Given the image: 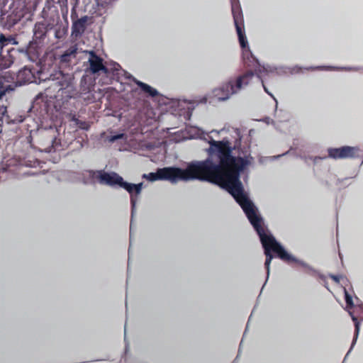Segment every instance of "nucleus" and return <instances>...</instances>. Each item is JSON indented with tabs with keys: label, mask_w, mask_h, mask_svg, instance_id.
<instances>
[{
	"label": "nucleus",
	"mask_w": 363,
	"mask_h": 363,
	"mask_svg": "<svg viewBox=\"0 0 363 363\" xmlns=\"http://www.w3.org/2000/svg\"><path fill=\"white\" fill-rule=\"evenodd\" d=\"M211 133L218 135L229 133L230 136L216 140L205 133L203 139L209 145L206 149L208 157L206 160L189 162L185 168H160L156 172L143 174V178L150 182L165 180L172 184L179 181L208 182L227 189L237 201L245 192L240 181V173L252 164L253 157L250 155L242 157L240 153L234 155V151L239 150L240 146V132L238 128H223L220 130H213Z\"/></svg>",
	"instance_id": "f257e3e1"
},
{
	"label": "nucleus",
	"mask_w": 363,
	"mask_h": 363,
	"mask_svg": "<svg viewBox=\"0 0 363 363\" xmlns=\"http://www.w3.org/2000/svg\"><path fill=\"white\" fill-rule=\"evenodd\" d=\"M237 203L240 206L249 220L251 225L257 232L259 237L262 247L264 250V255H266V260L264 262V267L267 271V278L265 283L263 286H265L270 273V264L273 259L272 252H275L278 257L281 260L290 262H296L303 267L308 270H312V267H310L306 262L297 259L295 257L290 255L285 250L283 246L279 243L273 235L269 232L265 228L264 220L260 216L257 208L255 206L253 202L250 199L247 194L245 192L237 201Z\"/></svg>",
	"instance_id": "f03ea898"
},
{
	"label": "nucleus",
	"mask_w": 363,
	"mask_h": 363,
	"mask_svg": "<svg viewBox=\"0 0 363 363\" xmlns=\"http://www.w3.org/2000/svg\"><path fill=\"white\" fill-rule=\"evenodd\" d=\"M230 1L234 23L236 28L239 43L242 48L243 61L247 66L254 68L255 74L261 81L265 92L272 96L264 85L265 77L275 72L277 69L270 65H261L257 59L253 55L248 46V41L245 35L243 16L239 0Z\"/></svg>",
	"instance_id": "7ed1b4c3"
},
{
	"label": "nucleus",
	"mask_w": 363,
	"mask_h": 363,
	"mask_svg": "<svg viewBox=\"0 0 363 363\" xmlns=\"http://www.w3.org/2000/svg\"><path fill=\"white\" fill-rule=\"evenodd\" d=\"M50 108V101L48 99V96L40 94L34 99L30 109V112L34 113L41 123L40 127L38 128V130L42 137L45 138L44 144L48 145V147L45 150L49 152L55 151L61 145L60 140L58 138V128L52 125H50L48 127L43 125V121L47 120L49 117Z\"/></svg>",
	"instance_id": "20e7f679"
},
{
	"label": "nucleus",
	"mask_w": 363,
	"mask_h": 363,
	"mask_svg": "<svg viewBox=\"0 0 363 363\" xmlns=\"http://www.w3.org/2000/svg\"><path fill=\"white\" fill-rule=\"evenodd\" d=\"M74 77L70 74H65L61 71H55L49 75V86L47 91L52 93L62 91L68 98L80 97L87 102L94 101V94L91 92V86L82 82L79 92H77L74 82Z\"/></svg>",
	"instance_id": "39448f33"
},
{
	"label": "nucleus",
	"mask_w": 363,
	"mask_h": 363,
	"mask_svg": "<svg viewBox=\"0 0 363 363\" xmlns=\"http://www.w3.org/2000/svg\"><path fill=\"white\" fill-rule=\"evenodd\" d=\"M255 76L252 71H247L242 74L230 77L218 88L215 89L213 94L219 101H226L233 95L239 94L242 89L250 84Z\"/></svg>",
	"instance_id": "423d86ee"
},
{
	"label": "nucleus",
	"mask_w": 363,
	"mask_h": 363,
	"mask_svg": "<svg viewBox=\"0 0 363 363\" xmlns=\"http://www.w3.org/2000/svg\"><path fill=\"white\" fill-rule=\"evenodd\" d=\"M113 66L114 72H116V74L118 77V82H121V84L126 83V82L124 80H132L140 87L141 91L146 96L155 97L159 94V92L157 89L145 83L136 79L130 74L121 69L120 65L115 64Z\"/></svg>",
	"instance_id": "0eeeda50"
},
{
	"label": "nucleus",
	"mask_w": 363,
	"mask_h": 363,
	"mask_svg": "<svg viewBox=\"0 0 363 363\" xmlns=\"http://www.w3.org/2000/svg\"><path fill=\"white\" fill-rule=\"evenodd\" d=\"M86 172L90 178L96 179L99 184L110 186H118L120 187L123 179L121 176L114 172L88 170Z\"/></svg>",
	"instance_id": "6e6552de"
},
{
	"label": "nucleus",
	"mask_w": 363,
	"mask_h": 363,
	"mask_svg": "<svg viewBox=\"0 0 363 363\" xmlns=\"http://www.w3.org/2000/svg\"><path fill=\"white\" fill-rule=\"evenodd\" d=\"M48 78L49 77H47L45 73L38 72L36 75L30 68L24 67L17 73L16 83L19 85H23L26 83H40L41 82H45L49 86Z\"/></svg>",
	"instance_id": "1a4fd4ad"
},
{
	"label": "nucleus",
	"mask_w": 363,
	"mask_h": 363,
	"mask_svg": "<svg viewBox=\"0 0 363 363\" xmlns=\"http://www.w3.org/2000/svg\"><path fill=\"white\" fill-rule=\"evenodd\" d=\"M89 53V59L88 62L89 63V69L90 71L95 74L100 71H102L105 74H112L113 77L116 79L117 81H118V77L116 74V72H114L113 69V65L116 64L114 62L111 65V67H106L103 64V60L97 56L94 51H89L87 52Z\"/></svg>",
	"instance_id": "9d476101"
},
{
	"label": "nucleus",
	"mask_w": 363,
	"mask_h": 363,
	"mask_svg": "<svg viewBox=\"0 0 363 363\" xmlns=\"http://www.w3.org/2000/svg\"><path fill=\"white\" fill-rule=\"evenodd\" d=\"M30 40L28 44L18 49V52L23 54L28 60L37 62L40 60L43 52V42Z\"/></svg>",
	"instance_id": "9b49d317"
},
{
	"label": "nucleus",
	"mask_w": 363,
	"mask_h": 363,
	"mask_svg": "<svg viewBox=\"0 0 363 363\" xmlns=\"http://www.w3.org/2000/svg\"><path fill=\"white\" fill-rule=\"evenodd\" d=\"M328 152L329 157L337 160L358 157L361 150L358 146H342L339 148H329Z\"/></svg>",
	"instance_id": "f8f14e48"
},
{
	"label": "nucleus",
	"mask_w": 363,
	"mask_h": 363,
	"mask_svg": "<svg viewBox=\"0 0 363 363\" xmlns=\"http://www.w3.org/2000/svg\"><path fill=\"white\" fill-rule=\"evenodd\" d=\"M164 104L172 114L179 116L186 113V110L189 109V105L187 101L178 99H167Z\"/></svg>",
	"instance_id": "ddd939ff"
},
{
	"label": "nucleus",
	"mask_w": 363,
	"mask_h": 363,
	"mask_svg": "<svg viewBox=\"0 0 363 363\" xmlns=\"http://www.w3.org/2000/svg\"><path fill=\"white\" fill-rule=\"evenodd\" d=\"M135 186V184L128 183L127 182H125L123 179L120 186L121 188H123L125 190H126L130 194L132 217L133 216L135 210L136 203L138 201V196H139L136 195V187Z\"/></svg>",
	"instance_id": "4468645a"
},
{
	"label": "nucleus",
	"mask_w": 363,
	"mask_h": 363,
	"mask_svg": "<svg viewBox=\"0 0 363 363\" xmlns=\"http://www.w3.org/2000/svg\"><path fill=\"white\" fill-rule=\"evenodd\" d=\"M330 277L335 281L336 283H340L343 286V290L345 294V301L347 303V308H351L354 306V303L352 300V296L349 294L346 289V286L347 285L348 280L347 279L342 275H330Z\"/></svg>",
	"instance_id": "2eb2a0df"
},
{
	"label": "nucleus",
	"mask_w": 363,
	"mask_h": 363,
	"mask_svg": "<svg viewBox=\"0 0 363 363\" xmlns=\"http://www.w3.org/2000/svg\"><path fill=\"white\" fill-rule=\"evenodd\" d=\"M87 20L88 17L85 16L74 21L72 26V35L75 37L81 35L86 29Z\"/></svg>",
	"instance_id": "dca6fc26"
},
{
	"label": "nucleus",
	"mask_w": 363,
	"mask_h": 363,
	"mask_svg": "<svg viewBox=\"0 0 363 363\" xmlns=\"http://www.w3.org/2000/svg\"><path fill=\"white\" fill-rule=\"evenodd\" d=\"M77 45H72L67 49L62 55H60V62L61 64L67 66L72 59H74L77 54Z\"/></svg>",
	"instance_id": "f3484780"
},
{
	"label": "nucleus",
	"mask_w": 363,
	"mask_h": 363,
	"mask_svg": "<svg viewBox=\"0 0 363 363\" xmlns=\"http://www.w3.org/2000/svg\"><path fill=\"white\" fill-rule=\"evenodd\" d=\"M46 34V29L43 23H35L33 28V40H37L38 42H43Z\"/></svg>",
	"instance_id": "a211bd4d"
},
{
	"label": "nucleus",
	"mask_w": 363,
	"mask_h": 363,
	"mask_svg": "<svg viewBox=\"0 0 363 363\" xmlns=\"http://www.w3.org/2000/svg\"><path fill=\"white\" fill-rule=\"evenodd\" d=\"M349 313L352 318V321L354 322V337H353V340H352V344H351V347H350V349L349 350L348 352L347 353L346 356H345V358L347 357V356L348 355V354L350 352V351L352 350V348L354 347V345L356 344V342L357 340V338H358V335H359V330H360V323L358 321L357 317H355L353 313L349 311Z\"/></svg>",
	"instance_id": "6ab92c4d"
},
{
	"label": "nucleus",
	"mask_w": 363,
	"mask_h": 363,
	"mask_svg": "<svg viewBox=\"0 0 363 363\" xmlns=\"http://www.w3.org/2000/svg\"><path fill=\"white\" fill-rule=\"evenodd\" d=\"M6 94V91H0V122L3 123L5 120L7 123H9V116H6V106L3 103V98Z\"/></svg>",
	"instance_id": "aec40b11"
},
{
	"label": "nucleus",
	"mask_w": 363,
	"mask_h": 363,
	"mask_svg": "<svg viewBox=\"0 0 363 363\" xmlns=\"http://www.w3.org/2000/svg\"><path fill=\"white\" fill-rule=\"evenodd\" d=\"M317 69H325V70H346V71H357V67H318Z\"/></svg>",
	"instance_id": "412c9836"
},
{
	"label": "nucleus",
	"mask_w": 363,
	"mask_h": 363,
	"mask_svg": "<svg viewBox=\"0 0 363 363\" xmlns=\"http://www.w3.org/2000/svg\"><path fill=\"white\" fill-rule=\"evenodd\" d=\"M72 121L74 122L82 129L87 130L89 128V124L86 121L79 120L75 116H72Z\"/></svg>",
	"instance_id": "4be33fe9"
},
{
	"label": "nucleus",
	"mask_w": 363,
	"mask_h": 363,
	"mask_svg": "<svg viewBox=\"0 0 363 363\" xmlns=\"http://www.w3.org/2000/svg\"><path fill=\"white\" fill-rule=\"evenodd\" d=\"M67 32V29L66 28H59L55 30V36L57 39H62L66 35Z\"/></svg>",
	"instance_id": "5701e85b"
},
{
	"label": "nucleus",
	"mask_w": 363,
	"mask_h": 363,
	"mask_svg": "<svg viewBox=\"0 0 363 363\" xmlns=\"http://www.w3.org/2000/svg\"><path fill=\"white\" fill-rule=\"evenodd\" d=\"M118 0H96L97 4L103 8H107L111 6Z\"/></svg>",
	"instance_id": "b1692460"
},
{
	"label": "nucleus",
	"mask_w": 363,
	"mask_h": 363,
	"mask_svg": "<svg viewBox=\"0 0 363 363\" xmlns=\"http://www.w3.org/2000/svg\"><path fill=\"white\" fill-rule=\"evenodd\" d=\"M287 152L286 153H284L282 155H277V156H272V157H260L259 158V162L262 164H264L267 161H273L276 159H278L280 157H281L282 155H286Z\"/></svg>",
	"instance_id": "393cba45"
},
{
	"label": "nucleus",
	"mask_w": 363,
	"mask_h": 363,
	"mask_svg": "<svg viewBox=\"0 0 363 363\" xmlns=\"http://www.w3.org/2000/svg\"><path fill=\"white\" fill-rule=\"evenodd\" d=\"M124 137V134L123 133H119V134H116V135H111V137L108 138V141L110 143H114L115 141L119 140V139H121Z\"/></svg>",
	"instance_id": "a878e982"
},
{
	"label": "nucleus",
	"mask_w": 363,
	"mask_h": 363,
	"mask_svg": "<svg viewBox=\"0 0 363 363\" xmlns=\"http://www.w3.org/2000/svg\"><path fill=\"white\" fill-rule=\"evenodd\" d=\"M135 187H136V195H140L141 194V191H142V189L143 187V182L138 183V184H135Z\"/></svg>",
	"instance_id": "bb28decb"
},
{
	"label": "nucleus",
	"mask_w": 363,
	"mask_h": 363,
	"mask_svg": "<svg viewBox=\"0 0 363 363\" xmlns=\"http://www.w3.org/2000/svg\"><path fill=\"white\" fill-rule=\"evenodd\" d=\"M300 69H301V67H299L298 66H295L293 68H291V70L290 72L291 73H296V72H298Z\"/></svg>",
	"instance_id": "cd10ccee"
},
{
	"label": "nucleus",
	"mask_w": 363,
	"mask_h": 363,
	"mask_svg": "<svg viewBox=\"0 0 363 363\" xmlns=\"http://www.w3.org/2000/svg\"><path fill=\"white\" fill-rule=\"evenodd\" d=\"M60 2L62 3V6H67V0H60Z\"/></svg>",
	"instance_id": "c85d7f7f"
},
{
	"label": "nucleus",
	"mask_w": 363,
	"mask_h": 363,
	"mask_svg": "<svg viewBox=\"0 0 363 363\" xmlns=\"http://www.w3.org/2000/svg\"><path fill=\"white\" fill-rule=\"evenodd\" d=\"M23 121V118L21 116H20V118H19V119H18V120H17V119L12 120V121H13V123H14V122H16V121H18V122H22Z\"/></svg>",
	"instance_id": "c756f323"
},
{
	"label": "nucleus",
	"mask_w": 363,
	"mask_h": 363,
	"mask_svg": "<svg viewBox=\"0 0 363 363\" xmlns=\"http://www.w3.org/2000/svg\"><path fill=\"white\" fill-rule=\"evenodd\" d=\"M322 158L321 157H315L314 158V162H316L318 160H321Z\"/></svg>",
	"instance_id": "7c9ffc66"
},
{
	"label": "nucleus",
	"mask_w": 363,
	"mask_h": 363,
	"mask_svg": "<svg viewBox=\"0 0 363 363\" xmlns=\"http://www.w3.org/2000/svg\"><path fill=\"white\" fill-rule=\"evenodd\" d=\"M358 306H359L360 308L363 309V304H362V303H361V304L358 305Z\"/></svg>",
	"instance_id": "2f4dec72"
},
{
	"label": "nucleus",
	"mask_w": 363,
	"mask_h": 363,
	"mask_svg": "<svg viewBox=\"0 0 363 363\" xmlns=\"http://www.w3.org/2000/svg\"><path fill=\"white\" fill-rule=\"evenodd\" d=\"M2 131L1 123H0V133Z\"/></svg>",
	"instance_id": "473e14b6"
},
{
	"label": "nucleus",
	"mask_w": 363,
	"mask_h": 363,
	"mask_svg": "<svg viewBox=\"0 0 363 363\" xmlns=\"http://www.w3.org/2000/svg\"><path fill=\"white\" fill-rule=\"evenodd\" d=\"M130 233H131L132 232V223L130 224Z\"/></svg>",
	"instance_id": "72a5a7b5"
},
{
	"label": "nucleus",
	"mask_w": 363,
	"mask_h": 363,
	"mask_svg": "<svg viewBox=\"0 0 363 363\" xmlns=\"http://www.w3.org/2000/svg\"><path fill=\"white\" fill-rule=\"evenodd\" d=\"M357 301L358 302L359 301V298L357 297H355Z\"/></svg>",
	"instance_id": "f704fd0d"
},
{
	"label": "nucleus",
	"mask_w": 363,
	"mask_h": 363,
	"mask_svg": "<svg viewBox=\"0 0 363 363\" xmlns=\"http://www.w3.org/2000/svg\"><path fill=\"white\" fill-rule=\"evenodd\" d=\"M362 163H363V160H362Z\"/></svg>",
	"instance_id": "c9c22d12"
}]
</instances>
